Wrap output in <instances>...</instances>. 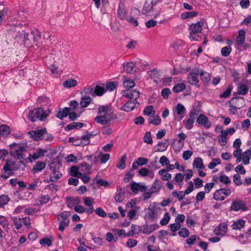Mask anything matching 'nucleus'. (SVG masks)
Wrapping results in <instances>:
<instances>
[{
	"label": "nucleus",
	"instance_id": "f704fd0d",
	"mask_svg": "<svg viewBox=\"0 0 251 251\" xmlns=\"http://www.w3.org/2000/svg\"><path fill=\"white\" fill-rule=\"evenodd\" d=\"M77 84L76 80L75 79H68L64 81L63 86L66 88H70L75 87Z\"/></svg>",
	"mask_w": 251,
	"mask_h": 251
},
{
	"label": "nucleus",
	"instance_id": "13d9d810",
	"mask_svg": "<svg viewBox=\"0 0 251 251\" xmlns=\"http://www.w3.org/2000/svg\"><path fill=\"white\" fill-rule=\"evenodd\" d=\"M126 155H123L120 158L118 164L117 165L118 168L120 169H124L126 167Z\"/></svg>",
	"mask_w": 251,
	"mask_h": 251
},
{
	"label": "nucleus",
	"instance_id": "6e6d98bb",
	"mask_svg": "<svg viewBox=\"0 0 251 251\" xmlns=\"http://www.w3.org/2000/svg\"><path fill=\"white\" fill-rule=\"evenodd\" d=\"M232 50L230 46H228L222 48L221 52L222 55L224 57H226L229 55Z\"/></svg>",
	"mask_w": 251,
	"mask_h": 251
},
{
	"label": "nucleus",
	"instance_id": "37998d69",
	"mask_svg": "<svg viewBox=\"0 0 251 251\" xmlns=\"http://www.w3.org/2000/svg\"><path fill=\"white\" fill-rule=\"evenodd\" d=\"M0 225L7 231L9 229L8 227L9 223L7 218L1 215H0Z\"/></svg>",
	"mask_w": 251,
	"mask_h": 251
},
{
	"label": "nucleus",
	"instance_id": "774afa93",
	"mask_svg": "<svg viewBox=\"0 0 251 251\" xmlns=\"http://www.w3.org/2000/svg\"><path fill=\"white\" fill-rule=\"evenodd\" d=\"M178 234L181 237L186 238L189 235V231L186 228L182 227L180 229Z\"/></svg>",
	"mask_w": 251,
	"mask_h": 251
},
{
	"label": "nucleus",
	"instance_id": "423d86ee",
	"mask_svg": "<svg viewBox=\"0 0 251 251\" xmlns=\"http://www.w3.org/2000/svg\"><path fill=\"white\" fill-rule=\"evenodd\" d=\"M239 103H241L242 104H243L244 98L243 97L233 98L231 100V103H230V105L229 106V108L228 109L230 114H235L237 113V109H240L242 106V105H239Z\"/></svg>",
	"mask_w": 251,
	"mask_h": 251
},
{
	"label": "nucleus",
	"instance_id": "bf43d9fd",
	"mask_svg": "<svg viewBox=\"0 0 251 251\" xmlns=\"http://www.w3.org/2000/svg\"><path fill=\"white\" fill-rule=\"evenodd\" d=\"M161 122V119L158 116H154L151 117L149 120V123L154 125H158Z\"/></svg>",
	"mask_w": 251,
	"mask_h": 251
},
{
	"label": "nucleus",
	"instance_id": "680f3d73",
	"mask_svg": "<svg viewBox=\"0 0 251 251\" xmlns=\"http://www.w3.org/2000/svg\"><path fill=\"white\" fill-rule=\"evenodd\" d=\"M41 183L42 181L40 179H37L34 182L28 185L27 189L30 190H34L36 187Z\"/></svg>",
	"mask_w": 251,
	"mask_h": 251
},
{
	"label": "nucleus",
	"instance_id": "f3484780",
	"mask_svg": "<svg viewBox=\"0 0 251 251\" xmlns=\"http://www.w3.org/2000/svg\"><path fill=\"white\" fill-rule=\"evenodd\" d=\"M131 189L134 194H137L139 191L145 192L147 187L143 183L133 182L131 184Z\"/></svg>",
	"mask_w": 251,
	"mask_h": 251
},
{
	"label": "nucleus",
	"instance_id": "5701e85b",
	"mask_svg": "<svg viewBox=\"0 0 251 251\" xmlns=\"http://www.w3.org/2000/svg\"><path fill=\"white\" fill-rule=\"evenodd\" d=\"M241 161L244 165H248L250 163V160L251 158V150H247L242 153L241 156Z\"/></svg>",
	"mask_w": 251,
	"mask_h": 251
},
{
	"label": "nucleus",
	"instance_id": "dca6fc26",
	"mask_svg": "<svg viewBox=\"0 0 251 251\" xmlns=\"http://www.w3.org/2000/svg\"><path fill=\"white\" fill-rule=\"evenodd\" d=\"M199 75L204 86H207L209 84L211 79V75L204 70L199 68Z\"/></svg>",
	"mask_w": 251,
	"mask_h": 251
},
{
	"label": "nucleus",
	"instance_id": "49530a36",
	"mask_svg": "<svg viewBox=\"0 0 251 251\" xmlns=\"http://www.w3.org/2000/svg\"><path fill=\"white\" fill-rule=\"evenodd\" d=\"M186 88V85L183 83H177L173 87V91L176 93L182 92Z\"/></svg>",
	"mask_w": 251,
	"mask_h": 251
},
{
	"label": "nucleus",
	"instance_id": "6e6552de",
	"mask_svg": "<svg viewBox=\"0 0 251 251\" xmlns=\"http://www.w3.org/2000/svg\"><path fill=\"white\" fill-rule=\"evenodd\" d=\"M199 68H195L192 70L191 72L188 74L187 79L189 83L192 85L195 86L196 87L199 88V79L197 77L198 75H199Z\"/></svg>",
	"mask_w": 251,
	"mask_h": 251
},
{
	"label": "nucleus",
	"instance_id": "72a5a7b5",
	"mask_svg": "<svg viewBox=\"0 0 251 251\" xmlns=\"http://www.w3.org/2000/svg\"><path fill=\"white\" fill-rule=\"evenodd\" d=\"M92 99L90 97H86V96H82L80 101V104L82 108L87 107L90 103Z\"/></svg>",
	"mask_w": 251,
	"mask_h": 251
},
{
	"label": "nucleus",
	"instance_id": "69168bd1",
	"mask_svg": "<svg viewBox=\"0 0 251 251\" xmlns=\"http://www.w3.org/2000/svg\"><path fill=\"white\" fill-rule=\"evenodd\" d=\"M98 157H100V159L101 163H106L110 158V154L108 153L102 154L100 153Z\"/></svg>",
	"mask_w": 251,
	"mask_h": 251
},
{
	"label": "nucleus",
	"instance_id": "e433bc0d",
	"mask_svg": "<svg viewBox=\"0 0 251 251\" xmlns=\"http://www.w3.org/2000/svg\"><path fill=\"white\" fill-rule=\"evenodd\" d=\"M50 199V195H41L36 201L37 204L43 205L47 203Z\"/></svg>",
	"mask_w": 251,
	"mask_h": 251
},
{
	"label": "nucleus",
	"instance_id": "f03ea898",
	"mask_svg": "<svg viewBox=\"0 0 251 251\" xmlns=\"http://www.w3.org/2000/svg\"><path fill=\"white\" fill-rule=\"evenodd\" d=\"M25 166V164L22 160L18 161H14L10 160L6 161L5 164L3 167L4 173L7 172L15 171L17 170H23Z\"/></svg>",
	"mask_w": 251,
	"mask_h": 251
},
{
	"label": "nucleus",
	"instance_id": "393cba45",
	"mask_svg": "<svg viewBox=\"0 0 251 251\" xmlns=\"http://www.w3.org/2000/svg\"><path fill=\"white\" fill-rule=\"evenodd\" d=\"M245 225V221L242 219H238L237 221H234L231 225V227L233 230H240Z\"/></svg>",
	"mask_w": 251,
	"mask_h": 251
},
{
	"label": "nucleus",
	"instance_id": "b1692460",
	"mask_svg": "<svg viewBox=\"0 0 251 251\" xmlns=\"http://www.w3.org/2000/svg\"><path fill=\"white\" fill-rule=\"evenodd\" d=\"M175 111L179 116V121H180L184 116V114L186 112V108L183 105L179 103L177 104L176 107Z\"/></svg>",
	"mask_w": 251,
	"mask_h": 251
},
{
	"label": "nucleus",
	"instance_id": "c756f323",
	"mask_svg": "<svg viewBox=\"0 0 251 251\" xmlns=\"http://www.w3.org/2000/svg\"><path fill=\"white\" fill-rule=\"evenodd\" d=\"M118 15L121 20H126L127 18L126 16V11L123 4L119 6Z\"/></svg>",
	"mask_w": 251,
	"mask_h": 251
},
{
	"label": "nucleus",
	"instance_id": "8fccbe9b",
	"mask_svg": "<svg viewBox=\"0 0 251 251\" xmlns=\"http://www.w3.org/2000/svg\"><path fill=\"white\" fill-rule=\"evenodd\" d=\"M125 189L121 188L119 193L117 194L115 196V200L117 202H122L124 198Z\"/></svg>",
	"mask_w": 251,
	"mask_h": 251
},
{
	"label": "nucleus",
	"instance_id": "4468645a",
	"mask_svg": "<svg viewBox=\"0 0 251 251\" xmlns=\"http://www.w3.org/2000/svg\"><path fill=\"white\" fill-rule=\"evenodd\" d=\"M197 122L205 128L208 129L211 126V123L209 121L208 118L203 114H201L197 119Z\"/></svg>",
	"mask_w": 251,
	"mask_h": 251
},
{
	"label": "nucleus",
	"instance_id": "4be33fe9",
	"mask_svg": "<svg viewBox=\"0 0 251 251\" xmlns=\"http://www.w3.org/2000/svg\"><path fill=\"white\" fill-rule=\"evenodd\" d=\"M36 110L39 120L42 121H45L50 113V111L49 109L47 110H44L42 108H37Z\"/></svg>",
	"mask_w": 251,
	"mask_h": 251
},
{
	"label": "nucleus",
	"instance_id": "603ef678",
	"mask_svg": "<svg viewBox=\"0 0 251 251\" xmlns=\"http://www.w3.org/2000/svg\"><path fill=\"white\" fill-rule=\"evenodd\" d=\"M13 224L16 226L17 230L21 228L22 227V219L20 218L13 217L12 218Z\"/></svg>",
	"mask_w": 251,
	"mask_h": 251
},
{
	"label": "nucleus",
	"instance_id": "bb28decb",
	"mask_svg": "<svg viewBox=\"0 0 251 251\" xmlns=\"http://www.w3.org/2000/svg\"><path fill=\"white\" fill-rule=\"evenodd\" d=\"M161 187L162 185L160 183V180L158 179H155L154 180V182L152 184L150 190L153 194L158 193L160 190H161Z\"/></svg>",
	"mask_w": 251,
	"mask_h": 251
},
{
	"label": "nucleus",
	"instance_id": "2eb2a0df",
	"mask_svg": "<svg viewBox=\"0 0 251 251\" xmlns=\"http://www.w3.org/2000/svg\"><path fill=\"white\" fill-rule=\"evenodd\" d=\"M140 93L137 90H126L123 91V95L131 100H137L140 97Z\"/></svg>",
	"mask_w": 251,
	"mask_h": 251
},
{
	"label": "nucleus",
	"instance_id": "4c0bfd02",
	"mask_svg": "<svg viewBox=\"0 0 251 251\" xmlns=\"http://www.w3.org/2000/svg\"><path fill=\"white\" fill-rule=\"evenodd\" d=\"M194 122V119L189 117L186 120L183 121V123L185 127L187 129L190 130L193 128Z\"/></svg>",
	"mask_w": 251,
	"mask_h": 251
},
{
	"label": "nucleus",
	"instance_id": "58836bf2",
	"mask_svg": "<svg viewBox=\"0 0 251 251\" xmlns=\"http://www.w3.org/2000/svg\"><path fill=\"white\" fill-rule=\"evenodd\" d=\"M62 176V174L58 171L51 173L50 175V180L52 182L57 181Z\"/></svg>",
	"mask_w": 251,
	"mask_h": 251
},
{
	"label": "nucleus",
	"instance_id": "aec40b11",
	"mask_svg": "<svg viewBox=\"0 0 251 251\" xmlns=\"http://www.w3.org/2000/svg\"><path fill=\"white\" fill-rule=\"evenodd\" d=\"M158 228L159 226L157 224H153L150 225L146 224L143 226L141 232L145 234H150Z\"/></svg>",
	"mask_w": 251,
	"mask_h": 251
},
{
	"label": "nucleus",
	"instance_id": "f8f14e48",
	"mask_svg": "<svg viewBox=\"0 0 251 251\" xmlns=\"http://www.w3.org/2000/svg\"><path fill=\"white\" fill-rule=\"evenodd\" d=\"M46 133L47 130L46 128L32 130L28 133V135H29L30 137L34 138V139L36 141L43 139L44 135H45Z\"/></svg>",
	"mask_w": 251,
	"mask_h": 251
},
{
	"label": "nucleus",
	"instance_id": "20e7f679",
	"mask_svg": "<svg viewBox=\"0 0 251 251\" xmlns=\"http://www.w3.org/2000/svg\"><path fill=\"white\" fill-rule=\"evenodd\" d=\"M10 148V153L12 156L20 160L22 159L21 154L18 153L17 151H26L27 146L23 143H13L9 145Z\"/></svg>",
	"mask_w": 251,
	"mask_h": 251
},
{
	"label": "nucleus",
	"instance_id": "052dcab7",
	"mask_svg": "<svg viewBox=\"0 0 251 251\" xmlns=\"http://www.w3.org/2000/svg\"><path fill=\"white\" fill-rule=\"evenodd\" d=\"M9 201V198L7 195H2L0 197V207L3 206L7 204Z\"/></svg>",
	"mask_w": 251,
	"mask_h": 251
},
{
	"label": "nucleus",
	"instance_id": "9d476101",
	"mask_svg": "<svg viewBox=\"0 0 251 251\" xmlns=\"http://www.w3.org/2000/svg\"><path fill=\"white\" fill-rule=\"evenodd\" d=\"M228 232L227 225L223 223L218 225L214 229L213 232L217 236H225Z\"/></svg>",
	"mask_w": 251,
	"mask_h": 251
},
{
	"label": "nucleus",
	"instance_id": "6ab92c4d",
	"mask_svg": "<svg viewBox=\"0 0 251 251\" xmlns=\"http://www.w3.org/2000/svg\"><path fill=\"white\" fill-rule=\"evenodd\" d=\"M246 32L244 29H240L238 31V35L235 39V43L237 46H241L245 41Z\"/></svg>",
	"mask_w": 251,
	"mask_h": 251
},
{
	"label": "nucleus",
	"instance_id": "de8ad7c7",
	"mask_svg": "<svg viewBox=\"0 0 251 251\" xmlns=\"http://www.w3.org/2000/svg\"><path fill=\"white\" fill-rule=\"evenodd\" d=\"M78 167L76 166H73L70 168V174L74 177H78L81 176V173L79 172Z\"/></svg>",
	"mask_w": 251,
	"mask_h": 251
},
{
	"label": "nucleus",
	"instance_id": "2f4dec72",
	"mask_svg": "<svg viewBox=\"0 0 251 251\" xmlns=\"http://www.w3.org/2000/svg\"><path fill=\"white\" fill-rule=\"evenodd\" d=\"M158 174L161 176V179L163 181H169L172 178V175L167 173L165 169H161L158 171Z\"/></svg>",
	"mask_w": 251,
	"mask_h": 251
},
{
	"label": "nucleus",
	"instance_id": "3c124183",
	"mask_svg": "<svg viewBox=\"0 0 251 251\" xmlns=\"http://www.w3.org/2000/svg\"><path fill=\"white\" fill-rule=\"evenodd\" d=\"M242 153V150L241 149H236V150L233 151V155L234 157L236 158V162L237 163L241 161V156Z\"/></svg>",
	"mask_w": 251,
	"mask_h": 251
},
{
	"label": "nucleus",
	"instance_id": "9b49d317",
	"mask_svg": "<svg viewBox=\"0 0 251 251\" xmlns=\"http://www.w3.org/2000/svg\"><path fill=\"white\" fill-rule=\"evenodd\" d=\"M139 105V103L137 100H130L122 106L121 109L123 111L129 112L137 107Z\"/></svg>",
	"mask_w": 251,
	"mask_h": 251
},
{
	"label": "nucleus",
	"instance_id": "7ed1b4c3",
	"mask_svg": "<svg viewBox=\"0 0 251 251\" xmlns=\"http://www.w3.org/2000/svg\"><path fill=\"white\" fill-rule=\"evenodd\" d=\"M203 26L204 22L202 21L191 24L189 27L190 31V39L194 41H198L200 37L199 34L201 33L202 28Z\"/></svg>",
	"mask_w": 251,
	"mask_h": 251
},
{
	"label": "nucleus",
	"instance_id": "5fc2aeb1",
	"mask_svg": "<svg viewBox=\"0 0 251 251\" xmlns=\"http://www.w3.org/2000/svg\"><path fill=\"white\" fill-rule=\"evenodd\" d=\"M232 89V85H229L227 89L220 95V98H226L228 97L231 94Z\"/></svg>",
	"mask_w": 251,
	"mask_h": 251
},
{
	"label": "nucleus",
	"instance_id": "c03bdc74",
	"mask_svg": "<svg viewBox=\"0 0 251 251\" xmlns=\"http://www.w3.org/2000/svg\"><path fill=\"white\" fill-rule=\"evenodd\" d=\"M10 129L6 125L0 126V134L3 136H7L10 133Z\"/></svg>",
	"mask_w": 251,
	"mask_h": 251
},
{
	"label": "nucleus",
	"instance_id": "338daca9",
	"mask_svg": "<svg viewBox=\"0 0 251 251\" xmlns=\"http://www.w3.org/2000/svg\"><path fill=\"white\" fill-rule=\"evenodd\" d=\"M221 163L220 158H215L208 164V167L210 169H214L217 165Z\"/></svg>",
	"mask_w": 251,
	"mask_h": 251
},
{
	"label": "nucleus",
	"instance_id": "a19ab883",
	"mask_svg": "<svg viewBox=\"0 0 251 251\" xmlns=\"http://www.w3.org/2000/svg\"><path fill=\"white\" fill-rule=\"evenodd\" d=\"M168 145L166 143L160 142L156 146H155L154 149L155 150V151L161 152L165 151Z\"/></svg>",
	"mask_w": 251,
	"mask_h": 251
},
{
	"label": "nucleus",
	"instance_id": "7c9ffc66",
	"mask_svg": "<svg viewBox=\"0 0 251 251\" xmlns=\"http://www.w3.org/2000/svg\"><path fill=\"white\" fill-rule=\"evenodd\" d=\"M249 91V88L244 84H239L237 87V93L241 95H245Z\"/></svg>",
	"mask_w": 251,
	"mask_h": 251
},
{
	"label": "nucleus",
	"instance_id": "a211bd4d",
	"mask_svg": "<svg viewBox=\"0 0 251 251\" xmlns=\"http://www.w3.org/2000/svg\"><path fill=\"white\" fill-rule=\"evenodd\" d=\"M83 200L84 204L88 207L86 208V213L88 214L92 213L94 211L93 206V204L94 202V199L91 197H84Z\"/></svg>",
	"mask_w": 251,
	"mask_h": 251
},
{
	"label": "nucleus",
	"instance_id": "cd10ccee",
	"mask_svg": "<svg viewBox=\"0 0 251 251\" xmlns=\"http://www.w3.org/2000/svg\"><path fill=\"white\" fill-rule=\"evenodd\" d=\"M46 164L43 161H38L34 166L32 171L34 173H38L44 169L46 167Z\"/></svg>",
	"mask_w": 251,
	"mask_h": 251
},
{
	"label": "nucleus",
	"instance_id": "c85d7f7f",
	"mask_svg": "<svg viewBox=\"0 0 251 251\" xmlns=\"http://www.w3.org/2000/svg\"><path fill=\"white\" fill-rule=\"evenodd\" d=\"M93 93L94 87L92 86H89L85 87L83 89L82 91L81 92V94L82 96H86L87 97H90V95L94 97Z\"/></svg>",
	"mask_w": 251,
	"mask_h": 251
},
{
	"label": "nucleus",
	"instance_id": "e2e57ef3",
	"mask_svg": "<svg viewBox=\"0 0 251 251\" xmlns=\"http://www.w3.org/2000/svg\"><path fill=\"white\" fill-rule=\"evenodd\" d=\"M23 32H18L14 37L15 40V43H17L18 44H23Z\"/></svg>",
	"mask_w": 251,
	"mask_h": 251
},
{
	"label": "nucleus",
	"instance_id": "473e14b6",
	"mask_svg": "<svg viewBox=\"0 0 251 251\" xmlns=\"http://www.w3.org/2000/svg\"><path fill=\"white\" fill-rule=\"evenodd\" d=\"M106 92V90L104 87L96 85L95 88H94V93L93 94L94 97L95 96H102Z\"/></svg>",
	"mask_w": 251,
	"mask_h": 251
},
{
	"label": "nucleus",
	"instance_id": "0e129e2a",
	"mask_svg": "<svg viewBox=\"0 0 251 251\" xmlns=\"http://www.w3.org/2000/svg\"><path fill=\"white\" fill-rule=\"evenodd\" d=\"M144 113L148 116L154 115L155 110L153 109V107L151 105L147 106L144 110Z\"/></svg>",
	"mask_w": 251,
	"mask_h": 251
},
{
	"label": "nucleus",
	"instance_id": "09e8293b",
	"mask_svg": "<svg viewBox=\"0 0 251 251\" xmlns=\"http://www.w3.org/2000/svg\"><path fill=\"white\" fill-rule=\"evenodd\" d=\"M185 193L183 191H177L176 190H174L172 192V196L174 198H177L178 200L181 201L185 197Z\"/></svg>",
	"mask_w": 251,
	"mask_h": 251
},
{
	"label": "nucleus",
	"instance_id": "ddd939ff",
	"mask_svg": "<svg viewBox=\"0 0 251 251\" xmlns=\"http://www.w3.org/2000/svg\"><path fill=\"white\" fill-rule=\"evenodd\" d=\"M47 151L46 150L39 148L35 151H34L32 154L29 153L27 159L30 162H32L33 160L44 156Z\"/></svg>",
	"mask_w": 251,
	"mask_h": 251
},
{
	"label": "nucleus",
	"instance_id": "39448f33",
	"mask_svg": "<svg viewBox=\"0 0 251 251\" xmlns=\"http://www.w3.org/2000/svg\"><path fill=\"white\" fill-rule=\"evenodd\" d=\"M70 215L71 213L69 211H64L58 215L57 217L59 221L58 229L60 231H63L65 228L69 226L70 221L68 218Z\"/></svg>",
	"mask_w": 251,
	"mask_h": 251
},
{
	"label": "nucleus",
	"instance_id": "a878e982",
	"mask_svg": "<svg viewBox=\"0 0 251 251\" xmlns=\"http://www.w3.org/2000/svg\"><path fill=\"white\" fill-rule=\"evenodd\" d=\"M158 209L155 206H150L147 211V216L150 219H156Z\"/></svg>",
	"mask_w": 251,
	"mask_h": 251
},
{
	"label": "nucleus",
	"instance_id": "f257e3e1",
	"mask_svg": "<svg viewBox=\"0 0 251 251\" xmlns=\"http://www.w3.org/2000/svg\"><path fill=\"white\" fill-rule=\"evenodd\" d=\"M97 111L98 115L95 117V121L103 126L108 125L117 118L113 108L109 104L99 106Z\"/></svg>",
	"mask_w": 251,
	"mask_h": 251
},
{
	"label": "nucleus",
	"instance_id": "0eeeda50",
	"mask_svg": "<svg viewBox=\"0 0 251 251\" xmlns=\"http://www.w3.org/2000/svg\"><path fill=\"white\" fill-rule=\"evenodd\" d=\"M229 209L230 211H233L239 210L245 211L248 210V207L244 201L241 199H236L231 204Z\"/></svg>",
	"mask_w": 251,
	"mask_h": 251
},
{
	"label": "nucleus",
	"instance_id": "864d4df0",
	"mask_svg": "<svg viewBox=\"0 0 251 251\" xmlns=\"http://www.w3.org/2000/svg\"><path fill=\"white\" fill-rule=\"evenodd\" d=\"M184 178V175L181 173H177L174 177V180L177 183H178L180 187H181L182 185V184L181 183L183 181Z\"/></svg>",
	"mask_w": 251,
	"mask_h": 251
},
{
	"label": "nucleus",
	"instance_id": "c9c22d12",
	"mask_svg": "<svg viewBox=\"0 0 251 251\" xmlns=\"http://www.w3.org/2000/svg\"><path fill=\"white\" fill-rule=\"evenodd\" d=\"M70 109L68 107H65L62 110H59L57 114V117L62 120L64 118L66 117L68 115H69V113H70Z\"/></svg>",
	"mask_w": 251,
	"mask_h": 251
},
{
	"label": "nucleus",
	"instance_id": "ea45409f",
	"mask_svg": "<svg viewBox=\"0 0 251 251\" xmlns=\"http://www.w3.org/2000/svg\"><path fill=\"white\" fill-rule=\"evenodd\" d=\"M193 165L194 167L199 168V169H203L204 168L202 160L200 157H197L195 159Z\"/></svg>",
	"mask_w": 251,
	"mask_h": 251
},
{
	"label": "nucleus",
	"instance_id": "1a4fd4ad",
	"mask_svg": "<svg viewBox=\"0 0 251 251\" xmlns=\"http://www.w3.org/2000/svg\"><path fill=\"white\" fill-rule=\"evenodd\" d=\"M231 193L230 189H220L215 192L213 198L216 201H222L230 195Z\"/></svg>",
	"mask_w": 251,
	"mask_h": 251
},
{
	"label": "nucleus",
	"instance_id": "4d7b16f0",
	"mask_svg": "<svg viewBox=\"0 0 251 251\" xmlns=\"http://www.w3.org/2000/svg\"><path fill=\"white\" fill-rule=\"evenodd\" d=\"M135 82L133 80L130 79L124 80L123 82V86L125 88H132L135 86Z\"/></svg>",
	"mask_w": 251,
	"mask_h": 251
},
{
	"label": "nucleus",
	"instance_id": "79ce46f5",
	"mask_svg": "<svg viewBox=\"0 0 251 251\" xmlns=\"http://www.w3.org/2000/svg\"><path fill=\"white\" fill-rule=\"evenodd\" d=\"M84 126L83 123L80 122L73 123L67 125V128L68 130L81 128Z\"/></svg>",
	"mask_w": 251,
	"mask_h": 251
},
{
	"label": "nucleus",
	"instance_id": "a18cd8bd",
	"mask_svg": "<svg viewBox=\"0 0 251 251\" xmlns=\"http://www.w3.org/2000/svg\"><path fill=\"white\" fill-rule=\"evenodd\" d=\"M198 15V12L196 11L186 12H184L181 14V18L182 19H187L190 18H193Z\"/></svg>",
	"mask_w": 251,
	"mask_h": 251
},
{
	"label": "nucleus",
	"instance_id": "412c9836",
	"mask_svg": "<svg viewBox=\"0 0 251 251\" xmlns=\"http://www.w3.org/2000/svg\"><path fill=\"white\" fill-rule=\"evenodd\" d=\"M125 72L129 74H132L138 69L134 63L132 62L124 63L123 65Z\"/></svg>",
	"mask_w": 251,
	"mask_h": 251
}]
</instances>
